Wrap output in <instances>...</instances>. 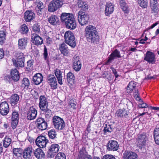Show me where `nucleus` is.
Segmentation results:
<instances>
[{
    "label": "nucleus",
    "mask_w": 159,
    "mask_h": 159,
    "mask_svg": "<svg viewBox=\"0 0 159 159\" xmlns=\"http://www.w3.org/2000/svg\"><path fill=\"white\" fill-rule=\"evenodd\" d=\"M61 21L65 23L67 28L74 30L76 27V22L73 15L70 13H62L61 16Z\"/></svg>",
    "instance_id": "nucleus-1"
},
{
    "label": "nucleus",
    "mask_w": 159,
    "mask_h": 159,
    "mask_svg": "<svg viewBox=\"0 0 159 159\" xmlns=\"http://www.w3.org/2000/svg\"><path fill=\"white\" fill-rule=\"evenodd\" d=\"M85 36L89 42H94L98 35L95 27L93 25H89L85 29Z\"/></svg>",
    "instance_id": "nucleus-2"
},
{
    "label": "nucleus",
    "mask_w": 159,
    "mask_h": 159,
    "mask_svg": "<svg viewBox=\"0 0 159 159\" xmlns=\"http://www.w3.org/2000/svg\"><path fill=\"white\" fill-rule=\"evenodd\" d=\"M52 123L54 127L58 130L63 129L65 124L63 119L58 116H54L52 119Z\"/></svg>",
    "instance_id": "nucleus-3"
},
{
    "label": "nucleus",
    "mask_w": 159,
    "mask_h": 159,
    "mask_svg": "<svg viewBox=\"0 0 159 159\" xmlns=\"http://www.w3.org/2000/svg\"><path fill=\"white\" fill-rule=\"evenodd\" d=\"M137 83L134 81L130 82L127 87V91L128 93L133 92L134 93V96L137 100H140V98L139 96L138 89L136 88Z\"/></svg>",
    "instance_id": "nucleus-4"
},
{
    "label": "nucleus",
    "mask_w": 159,
    "mask_h": 159,
    "mask_svg": "<svg viewBox=\"0 0 159 159\" xmlns=\"http://www.w3.org/2000/svg\"><path fill=\"white\" fill-rule=\"evenodd\" d=\"M66 43L72 48L76 46V42L74 36L70 31H66L64 34Z\"/></svg>",
    "instance_id": "nucleus-5"
},
{
    "label": "nucleus",
    "mask_w": 159,
    "mask_h": 159,
    "mask_svg": "<svg viewBox=\"0 0 159 159\" xmlns=\"http://www.w3.org/2000/svg\"><path fill=\"white\" fill-rule=\"evenodd\" d=\"M64 0H52L49 4L48 10L53 12L61 7L64 4Z\"/></svg>",
    "instance_id": "nucleus-6"
},
{
    "label": "nucleus",
    "mask_w": 159,
    "mask_h": 159,
    "mask_svg": "<svg viewBox=\"0 0 159 159\" xmlns=\"http://www.w3.org/2000/svg\"><path fill=\"white\" fill-rule=\"evenodd\" d=\"M78 20L81 25H84L88 22L89 16L88 15L82 10L78 11L77 13Z\"/></svg>",
    "instance_id": "nucleus-7"
},
{
    "label": "nucleus",
    "mask_w": 159,
    "mask_h": 159,
    "mask_svg": "<svg viewBox=\"0 0 159 159\" xmlns=\"http://www.w3.org/2000/svg\"><path fill=\"white\" fill-rule=\"evenodd\" d=\"M59 148L60 147L58 144L55 143L52 144L47 152L48 157L50 158H53L58 152Z\"/></svg>",
    "instance_id": "nucleus-8"
},
{
    "label": "nucleus",
    "mask_w": 159,
    "mask_h": 159,
    "mask_svg": "<svg viewBox=\"0 0 159 159\" xmlns=\"http://www.w3.org/2000/svg\"><path fill=\"white\" fill-rule=\"evenodd\" d=\"M48 142V140L45 136L42 135L38 136L35 141L36 145L41 148L45 147Z\"/></svg>",
    "instance_id": "nucleus-9"
},
{
    "label": "nucleus",
    "mask_w": 159,
    "mask_h": 159,
    "mask_svg": "<svg viewBox=\"0 0 159 159\" xmlns=\"http://www.w3.org/2000/svg\"><path fill=\"white\" fill-rule=\"evenodd\" d=\"M47 81L52 89H56L57 87V79L53 75H48L47 76Z\"/></svg>",
    "instance_id": "nucleus-10"
},
{
    "label": "nucleus",
    "mask_w": 159,
    "mask_h": 159,
    "mask_svg": "<svg viewBox=\"0 0 159 159\" xmlns=\"http://www.w3.org/2000/svg\"><path fill=\"white\" fill-rule=\"evenodd\" d=\"M9 111L8 103L6 102H3L0 103V113L3 116L6 115Z\"/></svg>",
    "instance_id": "nucleus-11"
},
{
    "label": "nucleus",
    "mask_w": 159,
    "mask_h": 159,
    "mask_svg": "<svg viewBox=\"0 0 159 159\" xmlns=\"http://www.w3.org/2000/svg\"><path fill=\"white\" fill-rule=\"evenodd\" d=\"M39 107L41 110H45V108H47L48 106V102L47 98L44 95L41 96L39 98Z\"/></svg>",
    "instance_id": "nucleus-12"
},
{
    "label": "nucleus",
    "mask_w": 159,
    "mask_h": 159,
    "mask_svg": "<svg viewBox=\"0 0 159 159\" xmlns=\"http://www.w3.org/2000/svg\"><path fill=\"white\" fill-rule=\"evenodd\" d=\"M37 128L41 130H44L47 129V123L42 118H39L37 119Z\"/></svg>",
    "instance_id": "nucleus-13"
},
{
    "label": "nucleus",
    "mask_w": 159,
    "mask_h": 159,
    "mask_svg": "<svg viewBox=\"0 0 159 159\" xmlns=\"http://www.w3.org/2000/svg\"><path fill=\"white\" fill-rule=\"evenodd\" d=\"M118 144L116 141L110 140L107 144V149L108 151H116L118 150Z\"/></svg>",
    "instance_id": "nucleus-14"
},
{
    "label": "nucleus",
    "mask_w": 159,
    "mask_h": 159,
    "mask_svg": "<svg viewBox=\"0 0 159 159\" xmlns=\"http://www.w3.org/2000/svg\"><path fill=\"white\" fill-rule=\"evenodd\" d=\"M73 67L76 71H79L81 67V64L79 61V57L77 56H75L73 58Z\"/></svg>",
    "instance_id": "nucleus-15"
},
{
    "label": "nucleus",
    "mask_w": 159,
    "mask_h": 159,
    "mask_svg": "<svg viewBox=\"0 0 159 159\" xmlns=\"http://www.w3.org/2000/svg\"><path fill=\"white\" fill-rule=\"evenodd\" d=\"M148 138L146 133H143L138 135V141L139 144L142 146L145 145Z\"/></svg>",
    "instance_id": "nucleus-16"
},
{
    "label": "nucleus",
    "mask_w": 159,
    "mask_h": 159,
    "mask_svg": "<svg viewBox=\"0 0 159 159\" xmlns=\"http://www.w3.org/2000/svg\"><path fill=\"white\" fill-rule=\"evenodd\" d=\"M37 111L33 107H30L27 113V118L29 120L34 119L37 115Z\"/></svg>",
    "instance_id": "nucleus-17"
},
{
    "label": "nucleus",
    "mask_w": 159,
    "mask_h": 159,
    "mask_svg": "<svg viewBox=\"0 0 159 159\" xmlns=\"http://www.w3.org/2000/svg\"><path fill=\"white\" fill-rule=\"evenodd\" d=\"M54 73L57 79L58 83L61 85L63 84L62 78L63 75H64L63 72L60 70L56 69L55 70Z\"/></svg>",
    "instance_id": "nucleus-18"
},
{
    "label": "nucleus",
    "mask_w": 159,
    "mask_h": 159,
    "mask_svg": "<svg viewBox=\"0 0 159 159\" xmlns=\"http://www.w3.org/2000/svg\"><path fill=\"white\" fill-rule=\"evenodd\" d=\"M114 6L111 2H107L106 5L105 10V14L106 16H108L111 14L114 10Z\"/></svg>",
    "instance_id": "nucleus-19"
},
{
    "label": "nucleus",
    "mask_w": 159,
    "mask_h": 159,
    "mask_svg": "<svg viewBox=\"0 0 159 159\" xmlns=\"http://www.w3.org/2000/svg\"><path fill=\"white\" fill-rule=\"evenodd\" d=\"M31 38L32 39L33 43L35 45H40L42 44L43 43L42 38L36 34H32Z\"/></svg>",
    "instance_id": "nucleus-20"
},
{
    "label": "nucleus",
    "mask_w": 159,
    "mask_h": 159,
    "mask_svg": "<svg viewBox=\"0 0 159 159\" xmlns=\"http://www.w3.org/2000/svg\"><path fill=\"white\" fill-rule=\"evenodd\" d=\"M33 154V149L31 148H27L24 150L23 156L25 159H30Z\"/></svg>",
    "instance_id": "nucleus-21"
},
{
    "label": "nucleus",
    "mask_w": 159,
    "mask_h": 159,
    "mask_svg": "<svg viewBox=\"0 0 159 159\" xmlns=\"http://www.w3.org/2000/svg\"><path fill=\"white\" fill-rule=\"evenodd\" d=\"M34 16L32 11H27L24 14V18L25 21L29 22L34 18Z\"/></svg>",
    "instance_id": "nucleus-22"
},
{
    "label": "nucleus",
    "mask_w": 159,
    "mask_h": 159,
    "mask_svg": "<svg viewBox=\"0 0 159 159\" xmlns=\"http://www.w3.org/2000/svg\"><path fill=\"white\" fill-rule=\"evenodd\" d=\"M128 111L125 108L120 109L116 111V115L119 118L126 117L128 114Z\"/></svg>",
    "instance_id": "nucleus-23"
},
{
    "label": "nucleus",
    "mask_w": 159,
    "mask_h": 159,
    "mask_svg": "<svg viewBox=\"0 0 159 159\" xmlns=\"http://www.w3.org/2000/svg\"><path fill=\"white\" fill-rule=\"evenodd\" d=\"M27 38H24L20 39L18 40V48L21 50L25 49L28 42Z\"/></svg>",
    "instance_id": "nucleus-24"
},
{
    "label": "nucleus",
    "mask_w": 159,
    "mask_h": 159,
    "mask_svg": "<svg viewBox=\"0 0 159 159\" xmlns=\"http://www.w3.org/2000/svg\"><path fill=\"white\" fill-rule=\"evenodd\" d=\"M35 156L38 159H44L45 153L40 148H37L34 152Z\"/></svg>",
    "instance_id": "nucleus-25"
},
{
    "label": "nucleus",
    "mask_w": 159,
    "mask_h": 159,
    "mask_svg": "<svg viewBox=\"0 0 159 159\" xmlns=\"http://www.w3.org/2000/svg\"><path fill=\"white\" fill-rule=\"evenodd\" d=\"M59 50L62 54L64 55L67 56L70 52V50L68 48L67 45L65 43L61 44L59 48Z\"/></svg>",
    "instance_id": "nucleus-26"
},
{
    "label": "nucleus",
    "mask_w": 159,
    "mask_h": 159,
    "mask_svg": "<svg viewBox=\"0 0 159 159\" xmlns=\"http://www.w3.org/2000/svg\"><path fill=\"white\" fill-rule=\"evenodd\" d=\"M121 57L120 52L116 49L109 56L107 62H111L115 58H120Z\"/></svg>",
    "instance_id": "nucleus-27"
},
{
    "label": "nucleus",
    "mask_w": 159,
    "mask_h": 159,
    "mask_svg": "<svg viewBox=\"0 0 159 159\" xmlns=\"http://www.w3.org/2000/svg\"><path fill=\"white\" fill-rule=\"evenodd\" d=\"M155 58L154 55L153 53L148 51L146 53L144 60L149 63H153L155 61Z\"/></svg>",
    "instance_id": "nucleus-28"
},
{
    "label": "nucleus",
    "mask_w": 159,
    "mask_h": 159,
    "mask_svg": "<svg viewBox=\"0 0 159 159\" xmlns=\"http://www.w3.org/2000/svg\"><path fill=\"white\" fill-rule=\"evenodd\" d=\"M150 7L152 12L157 13L158 11V3L157 0H150Z\"/></svg>",
    "instance_id": "nucleus-29"
},
{
    "label": "nucleus",
    "mask_w": 159,
    "mask_h": 159,
    "mask_svg": "<svg viewBox=\"0 0 159 159\" xmlns=\"http://www.w3.org/2000/svg\"><path fill=\"white\" fill-rule=\"evenodd\" d=\"M78 159H92V157L88 154L85 150L82 149L79 153Z\"/></svg>",
    "instance_id": "nucleus-30"
},
{
    "label": "nucleus",
    "mask_w": 159,
    "mask_h": 159,
    "mask_svg": "<svg viewBox=\"0 0 159 159\" xmlns=\"http://www.w3.org/2000/svg\"><path fill=\"white\" fill-rule=\"evenodd\" d=\"M33 81L36 85L39 84L43 80V76L40 73L35 74L33 77Z\"/></svg>",
    "instance_id": "nucleus-31"
},
{
    "label": "nucleus",
    "mask_w": 159,
    "mask_h": 159,
    "mask_svg": "<svg viewBox=\"0 0 159 159\" xmlns=\"http://www.w3.org/2000/svg\"><path fill=\"white\" fill-rule=\"evenodd\" d=\"M36 6L35 10L37 13L39 15L41 14L44 7L43 2L40 1L38 0L36 1Z\"/></svg>",
    "instance_id": "nucleus-32"
},
{
    "label": "nucleus",
    "mask_w": 159,
    "mask_h": 159,
    "mask_svg": "<svg viewBox=\"0 0 159 159\" xmlns=\"http://www.w3.org/2000/svg\"><path fill=\"white\" fill-rule=\"evenodd\" d=\"M11 78L15 81H17L19 79V73L16 69H12L11 73Z\"/></svg>",
    "instance_id": "nucleus-33"
},
{
    "label": "nucleus",
    "mask_w": 159,
    "mask_h": 159,
    "mask_svg": "<svg viewBox=\"0 0 159 159\" xmlns=\"http://www.w3.org/2000/svg\"><path fill=\"white\" fill-rule=\"evenodd\" d=\"M20 97L16 94L12 95L10 98V103L12 105H14L17 103L19 100Z\"/></svg>",
    "instance_id": "nucleus-34"
},
{
    "label": "nucleus",
    "mask_w": 159,
    "mask_h": 159,
    "mask_svg": "<svg viewBox=\"0 0 159 159\" xmlns=\"http://www.w3.org/2000/svg\"><path fill=\"white\" fill-rule=\"evenodd\" d=\"M25 60H17L12 59L13 65L17 67H23L24 66Z\"/></svg>",
    "instance_id": "nucleus-35"
},
{
    "label": "nucleus",
    "mask_w": 159,
    "mask_h": 159,
    "mask_svg": "<svg viewBox=\"0 0 159 159\" xmlns=\"http://www.w3.org/2000/svg\"><path fill=\"white\" fill-rule=\"evenodd\" d=\"M58 21V18L55 15H52L48 18L49 22L52 25H56Z\"/></svg>",
    "instance_id": "nucleus-36"
},
{
    "label": "nucleus",
    "mask_w": 159,
    "mask_h": 159,
    "mask_svg": "<svg viewBox=\"0 0 159 159\" xmlns=\"http://www.w3.org/2000/svg\"><path fill=\"white\" fill-rule=\"evenodd\" d=\"M14 155L16 157L19 158L21 157L22 153L21 149L20 148H15L13 149Z\"/></svg>",
    "instance_id": "nucleus-37"
},
{
    "label": "nucleus",
    "mask_w": 159,
    "mask_h": 159,
    "mask_svg": "<svg viewBox=\"0 0 159 159\" xmlns=\"http://www.w3.org/2000/svg\"><path fill=\"white\" fill-rule=\"evenodd\" d=\"M78 6L79 8L83 10H86L88 9V6L86 2L82 1L79 2Z\"/></svg>",
    "instance_id": "nucleus-38"
},
{
    "label": "nucleus",
    "mask_w": 159,
    "mask_h": 159,
    "mask_svg": "<svg viewBox=\"0 0 159 159\" xmlns=\"http://www.w3.org/2000/svg\"><path fill=\"white\" fill-rule=\"evenodd\" d=\"M67 79L69 83L71 84L73 83L75 79L74 74L70 72L68 73L67 75Z\"/></svg>",
    "instance_id": "nucleus-39"
},
{
    "label": "nucleus",
    "mask_w": 159,
    "mask_h": 159,
    "mask_svg": "<svg viewBox=\"0 0 159 159\" xmlns=\"http://www.w3.org/2000/svg\"><path fill=\"white\" fill-rule=\"evenodd\" d=\"M6 31L5 30H0V44H2L5 39Z\"/></svg>",
    "instance_id": "nucleus-40"
},
{
    "label": "nucleus",
    "mask_w": 159,
    "mask_h": 159,
    "mask_svg": "<svg viewBox=\"0 0 159 159\" xmlns=\"http://www.w3.org/2000/svg\"><path fill=\"white\" fill-rule=\"evenodd\" d=\"M11 139L8 137H6L3 140V145L4 147L7 148L11 143Z\"/></svg>",
    "instance_id": "nucleus-41"
},
{
    "label": "nucleus",
    "mask_w": 159,
    "mask_h": 159,
    "mask_svg": "<svg viewBox=\"0 0 159 159\" xmlns=\"http://www.w3.org/2000/svg\"><path fill=\"white\" fill-rule=\"evenodd\" d=\"M139 6L143 8H146L148 6L147 0H141L137 1Z\"/></svg>",
    "instance_id": "nucleus-42"
},
{
    "label": "nucleus",
    "mask_w": 159,
    "mask_h": 159,
    "mask_svg": "<svg viewBox=\"0 0 159 159\" xmlns=\"http://www.w3.org/2000/svg\"><path fill=\"white\" fill-rule=\"evenodd\" d=\"M20 31L22 34H26L29 31V29L25 24H23L21 26Z\"/></svg>",
    "instance_id": "nucleus-43"
},
{
    "label": "nucleus",
    "mask_w": 159,
    "mask_h": 159,
    "mask_svg": "<svg viewBox=\"0 0 159 159\" xmlns=\"http://www.w3.org/2000/svg\"><path fill=\"white\" fill-rule=\"evenodd\" d=\"M42 110L45 112V117L47 119H49L51 116L52 113L50 110L45 108V110Z\"/></svg>",
    "instance_id": "nucleus-44"
},
{
    "label": "nucleus",
    "mask_w": 159,
    "mask_h": 159,
    "mask_svg": "<svg viewBox=\"0 0 159 159\" xmlns=\"http://www.w3.org/2000/svg\"><path fill=\"white\" fill-rule=\"evenodd\" d=\"M131 152V151H125L123 154V159H129Z\"/></svg>",
    "instance_id": "nucleus-45"
},
{
    "label": "nucleus",
    "mask_w": 159,
    "mask_h": 159,
    "mask_svg": "<svg viewBox=\"0 0 159 159\" xmlns=\"http://www.w3.org/2000/svg\"><path fill=\"white\" fill-rule=\"evenodd\" d=\"M48 135L49 137L52 139H55L56 137V132L55 131L51 130L48 132Z\"/></svg>",
    "instance_id": "nucleus-46"
},
{
    "label": "nucleus",
    "mask_w": 159,
    "mask_h": 159,
    "mask_svg": "<svg viewBox=\"0 0 159 159\" xmlns=\"http://www.w3.org/2000/svg\"><path fill=\"white\" fill-rule=\"evenodd\" d=\"M55 159H66L65 154L62 152H59L56 156Z\"/></svg>",
    "instance_id": "nucleus-47"
},
{
    "label": "nucleus",
    "mask_w": 159,
    "mask_h": 159,
    "mask_svg": "<svg viewBox=\"0 0 159 159\" xmlns=\"http://www.w3.org/2000/svg\"><path fill=\"white\" fill-rule=\"evenodd\" d=\"M104 130L105 132H111L112 131V128L110 125H105Z\"/></svg>",
    "instance_id": "nucleus-48"
},
{
    "label": "nucleus",
    "mask_w": 159,
    "mask_h": 159,
    "mask_svg": "<svg viewBox=\"0 0 159 159\" xmlns=\"http://www.w3.org/2000/svg\"><path fill=\"white\" fill-rule=\"evenodd\" d=\"M43 57L44 60L46 61H48V53L47 49L45 46H44L43 53Z\"/></svg>",
    "instance_id": "nucleus-49"
},
{
    "label": "nucleus",
    "mask_w": 159,
    "mask_h": 159,
    "mask_svg": "<svg viewBox=\"0 0 159 159\" xmlns=\"http://www.w3.org/2000/svg\"><path fill=\"white\" fill-rule=\"evenodd\" d=\"M16 57L17 60H25L24 56L23 53L21 52L17 53Z\"/></svg>",
    "instance_id": "nucleus-50"
},
{
    "label": "nucleus",
    "mask_w": 159,
    "mask_h": 159,
    "mask_svg": "<svg viewBox=\"0 0 159 159\" xmlns=\"http://www.w3.org/2000/svg\"><path fill=\"white\" fill-rule=\"evenodd\" d=\"M30 84V82L29 80L26 78H24L22 81V85L23 86H28Z\"/></svg>",
    "instance_id": "nucleus-51"
},
{
    "label": "nucleus",
    "mask_w": 159,
    "mask_h": 159,
    "mask_svg": "<svg viewBox=\"0 0 159 159\" xmlns=\"http://www.w3.org/2000/svg\"><path fill=\"white\" fill-rule=\"evenodd\" d=\"M34 61L30 60L27 62V67L30 70L33 69Z\"/></svg>",
    "instance_id": "nucleus-52"
},
{
    "label": "nucleus",
    "mask_w": 159,
    "mask_h": 159,
    "mask_svg": "<svg viewBox=\"0 0 159 159\" xmlns=\"http://www.w3.org/2000/svg\"><path fill=\"white\" fill-rule=\"evenodd\" d=\"M18 112L14 111L12 113L11 120H18Z\"/></svg>",
    "instance_id": "nucleus-53"
},
{
    "label": "nucleus",
    "mask_w": 159,
    "mask_h": 159,
    "mask_svg": "<svg viewBox=\"0 0 159 159\" xmlns=\"http://www.w3.org/2000/svg\"><path fill=\"white\" fill-rule=\"evenodd\" d=\"M18 120H11V125L13 129H14L18 123Z\"/></svg>",
    "instance_id": "nucleus-54"
},
{
    "label": "nucleus",
    "mask_w": 159,
    "mask_h": 159,
    "mask_svg": "<svg viewBox=\"0 0 159 159\" xmlns=\"http://www.w3.org/2000/svg\"><path fill=\"white\" fill-rule=\"evenodd\" d=\"M102 159H116L114 156L112 155L107 154L104 156Z\"/></svg>",
    "instance_id": "nucleus-55"
},
{
    "label": "nucleus",
    "mask_w": 159,
    "mask_h": 159,
    "mask_svg": "<svg viewBox=\"0 0 159 159\" xmlns=\"http://www.w3.org/2000/svg\"><path fill=\"white\" fill-rule=\"evenodd\" d=\"M33 30L36 32H39L40 31V26L38 24H34L33 26Z\"/></svg>",
    "instance_id": "nucleus-56"
},
{
    "label": "nucleus",
    "mask_w": 159,
    "mask_h": 159,
    "mask_svg": "<svg viewBox=\"0 0 159 159\" xmlns=\"http://www.w3.org/2000/svg\"><path fill=\"white\" fill-rule=\"evenodd\" d=\"M129 159H138L137 154L135 152H132Z\"/></svg>",
    "instance_id": "nucleus-57"
},
{
    "label": "nucleus",
    "mask_w": 159,
    "mask_h": 159,
    "mask_svg": "<svg viewBox=\"0 0 159 159\" xmlns=\"http://www.w3.org/2000/svg\"><path fill=\"white\" fill-rule=\"evenodd\" d=\"M111 69L112 71V73L115 76L116 78L115 80H116L117 78L119 76V75L117 74V72L116 70L112 67H111Z\"/></svg>",
    "instance_id": "nucleus-58"
},
{
    "label": "nucleus",
    "mask_w": 159,
    "mask_h": 159,
    "mask_svg": "<svg viewBox=\"0 0 159 159\" xmlns=\"http://www.w3.org/2000/svg\"><path fill=\"white\" fill-rule=\"evenodd\" d=\"M153 135L154 137L159 136V128L154 129Z\"/></svg>",
    "instance_id": "nucleus-59"
},
{
    "label": "nucleus",
    "mask_w": 159,
    "mask_h": 159,
    "mask_svg": "<svg viewBox=\"0 0 159 159\" xmlns=\"http://www.w3.org/2000/svg\"><path fill=\"white\" fill-rule=\"evenodd\" d=\"M147 107H148L147 104L146 103L144 102L138 105V107L139 108H145Z\"/></svg>",
    "instance_id": "nucleus-60"
},
{
    "label": "nucleus",
    "mask_w": 159,
    "mask_h": 159,
    "mask_svg": "<svg viewBox=\"0 0 159 159\" xmlns=\"http://www.w3.org/2000/svg\"><path fill=\"white\" fill-rule=\"evenodd\" d=\"M120 3L121 7H124L126 4V3L124 0H120Z\"/></svg>",
    "instance_id": "nucleus-61"
},
{
    "label": "nucleus",
    "mask_w": 159,
    "mask_h": 159,
    "mask_svg": "<svg viewBox=\"0 0 159 159\" xmlns=\"http://www.w3.org/2000/svg\"><path fill=\"white\" fill-rule=\"evenodd\" d=\"M47 43L48 44H51L52 43V39L49 37L47 36L46 38Z\"/></svg>",
    "instance_id": "nucleus-62"
},
{
    "label": "nucleus",
    "mask_w": 159,
    "mask_h": 159,
    "mask_svg": "<svg viewBox=\"0 0 159 159\" xmlns=\"http://www.w3.org/2000/svg\"><path fill=\"white\" fill-rule=\"evenodd\" d=\"M4 56V53L3 50L2 48L0 49V59L3 58Z\"/></svg>",
    "instance_id": "nucleus-63"
},
{
    "label": "nucleus",
    "mask_w": 159,
    "mask_h": 159,
    "mask_svg": "<svg viewBox=\"0 0 159 159\" xmlns=\"http://www.w3.org/2000/svg\"><path fill=\"white\" fill-rule=\"evenodd\" d=\"M154 138L156 143L159 145V136L154 137Z\"/></svg>",
    "instance_id": "nucleus-64"
}]
</instances>
